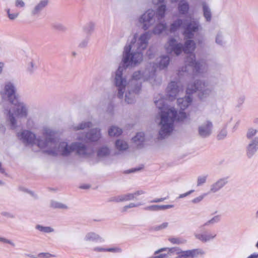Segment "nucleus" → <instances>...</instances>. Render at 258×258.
<instances>
[{
  "instance_id": "obj_14",
  "label": "nucleus",
  "mask_w": 258,
  "mask_h": 258,
  "mask_svg": "<svg viewBox=\"0 0 258 258\" xmlns=\"http://www.w3.org/2000/svg\"><path fill=\"white\" fill-rule=\"evenodd\" d=\"M177 101L180 109L184 110L190 104L192 99L189 96H186L184 98L178 99Z\"/></svg>"
},
{
  "instance_id": "obj_40",
  "label": "nucleus",
  "mask_w": 258,
  "mask_h": 258,
  "mask_svg": "<svg viewBox=\"0 0 258 258\" xmlns=\"http://www.w3.org/2000/svg\"><path fill=\"white\" fill-rule=\"evenodd\" d=\"M96 235L94 233H89L87 235V239L88 240L95 239V238H96Z\"/></svg>"
},
{
  "instance_id": "obj_41",
  "label": "nucleus",
  "mask_w": 258,
  "mask_h": 258,
  "mask_svg": "<svg viewBox=\"0 0 258 258\" xmlns=\"http://www.w3.org/2000/svg\"><path fill=\"white\" fill-rule=\"evenodd\" d=\"M17 7H23L24 6V3L22 0H17L16 2Z\"/></svg>"
},
{
  "instance_id": "obj_18",
  "label": "nucleus",
  "mask_w": 258,
  "mask_h": 258,
  "mask_svg": "<svg viewBox=\"0 0 258 258\" xmlns=\"http://www.w3.org/2000/svg\"><path fill=\"white\" fill-rule=\"evenodd\" d=\"M257 149V144L252 141L247 147V154L248 156L250 157L252 156Z\"/></svg>"
},
{
  "instance_id": "obj_30",
  "label": "nucleus",
  "mask_w": 258,
  "mask_h": 258,
  "mask_svg": "<svg viewBox=\"0 0 258 258\" xmlns=\"http://www.w3.org/2000/svg\"><path fill=\"white\" fill-rule=\"evenodd\" d=\"M36 229H37L40 231L46 233L51 232L53 231V229L49 227H43L40 225H37Z\"/></svg>"
},
{
  "instance_id": "obj_24",
  "label": "nucleus",
  "mask_w": 258,
  "mask_h": 258,
  "mask_svg": "<svg viewBox=\"0 0 258 258\" xmlns=\"http://www.w3.org/2000/svg\"><path fill=\"white\" fill-rule=\"evenodd\" d=\"M178 9L180 13L182 14H186L189 9L188 4L185 2H181L179 5Z\"/></svg>"
},
{
  "instance_id": "obj_23",
  "label": "nucleus",
  "mask_w": 258,
  "mask_h": 258,
  "mask_svg": "<svg viewBox=\"0 0 258 258\" xmlns=\"http://www.w3.org/2000/svg\"><path fill=\"white\" fill-rule=\"evenodd\" d=\"M171 205H153L148 207L151 211H160L172 207Z\"/></svg>"
},
{
  "instance_id": "obj_59",
  "label": "nucleus",
  "mask_w": 258,
  "mask_h": 258,
  "mask_svg": "<svg viewBox=\"0 0 258 258\" xmlns=\"http://www.w3.org/2000/svg\"><path fill=\"white\" fill-rule=\"evenodd\" d=\"M3 184V182L1 181H0V184Z\"/></svg>"
},
{
  "instance_id": "obj_3",
  "label": "nucleus",
  "mask_w": 258,
  "mask_h": 258,
  "mask_svg": "<svg viewBox=\"0 0 258 258\" xmlns=\"http://www.w3.org/2000/svg\"><path fill=\"white\" fill-rule=\"evenodd\" d=\"M156 5H160L157 11L155 13L152 10L147 11L140 18L139 21L143 25V28L146 30L153 25L156 21L158 23L155 26L153 33L155 34H159L166 29L165 24L161 23V20L164 17L166 11V6L162 5L164 0H153Z\"/></svg>"
},
{
  "instance_id": "obj_12",
  "label": "nucleus",
  "mask_w": 258,
  "mask_h": 258,
  "mask_svg": "<svg viewBox=\"0 0 258 258\" xmlns=\"http://www.w3.org/2000/svg\"><path fill=\"white\" fill-rule=\"evenodd\" d=\"M180 91L179 87L177 85V82L171 81L167 88V97L169 100H172Z\"/></svg>"
},
{
  "instance_id": "obj_8",
  "label": "nucleus",
  "mask_w": 258,
  "mask_h": 258,
  "mask_svg": "<svg viewBox=\"0 0 258 258\" xmlns=\"http://www.w3.org/2000/svg\"><path fill=\"white\" fill-rule=\"evenodd\" d=\"M183 28V35L185 39L192 38L195 33L198 32L200 29L198 23L194 20H190L189 22L185 24Z\"/></svg>"
},
{
  "instance_id": "obj_57",
  "label": "nucleus",
  "mask_w": 258,
  "mask_h": 258,
  "mask_svg": "<svg viewBox=\"0 0 258 258\" xmlns=\"http://www.w3.org/2000/svg\"><path fill=\"white\" fill-rule=\"evenodd\" d=\"M139 170V169H135L133 170L132 171H136Z\"/></svg>"
},
{
  "instance_id": "obj_51",
  "label": "nucleus",
  "mask_w": 258,
  "mask_h": 258,
  "mask_svg": "<svg viewBox=\"0 0 258 258\" xmlns=\"http://www.w3.org/2000/svg\"><path fill=\"white\" fill-rule=\"evenodd\" d=\"M192 191V190L191 191H190L189 192H187V193H186L183 195H180V197H185L187 195H188L189 194L191 193V192Z\"/></svg>"
},
{
  "instance_id": "obj_46",
  "label": "nucleus",
  "mask_w": 258,
  "mask_h": 258,
  "mask_svg": "<svg viewBox=\"0 0 258 258\" xmlns=\"http://www.w3.org/2000/svg\"><path fill=\"white\" fill-rule=\"evenodd\" d=\"M258 257V254H252L249 255L247 258H257Z\"/></svg>"
},
{
  "instance_id": "obj_22",
  "label": "nucleus",
  "mask_w": 258,
  "mask_h": 258,
  "mask_svg": "<svg viewBox=\"0 0 258 258\" xmlns=\"http://www.w3.org/2000/svg\"><path fill=\"white\" fill-rule=\"evenodd\" d=\"M134 142L138 143V146L141 145V143L145 141V136L143 133H138L135 137L133 138Z\"/></svg>"
},
{
  "instance_id": "obj_6",
  "label": "nucleus",
  "mask_w": 258,
  "mask_h": 258,
  "mask_svg": "<svg viewBox=\"0 0 258 258\" xmlns=\"http://www.w3.org/2000/svg\"><path fill=\"white\" fill-rule=\"evenodd\" d=\"M18 136L23 142L27 145H37L40 148H44L49 144L53 143V137L54 133L49 130H46L44 133L45 141L36 139L35 135L28 131H24L21 133H18Z\"/></svg>"
},
{
  "instance_id": "obj_44",
  "label": "nucleus",
  "mask_w": 258,
  "mask_h": 258,
  "mask_svg": "<svg viewBox=\"0 0 258 258\" xmlns=\"http://www.w3.org/2000/svg\"><path fill=\"white\" fill-rule=\"evenodd\" d=\"M166 198H160V199H155L153 201V202H155V203H158V202H162L164 200H165Z\"/></svg>"
},
{
  "instance_id": "obj_50",
  "label": "nucleus",
  "mask_w": 258,
  "mask_h": 258,
  "mask_svg": "<svg viewBox=\"0 0 258 258\" xmlns=\"http://www.w3.org/2000/svg\"><path fill=\"white\" fill-rule=\"evenodd\" d=\"M89 187V186L88 185H82L80 186V188H83V189H87Z\"/></svg>"
},
{
  "instance_id": "obj_33",
  "label": "nucleus",
  "mask_w": 258,
  "mask_h": 258,
  "mask_svg": "<svg viewBox=\"0 0 258 258\" xmlns=\"http://www.w3.org/2000/svg\"><path fill=\"white\" fill-rule=\"evenodd\" d=\"M91 123L90 122L82 123L77 127V130H83L86 127H90Z\"/></svg>"
},
{
  "instance_id": "obj_37",
  "label": "nucleus",
  "mask_w": 258,
  "mask_h": 258,
  "mask_svg": "<svg viewBox=\"0 0 258 258\" xmlns=\"http://www.w3.org/2000/svg\"><path fill=\"white\" fill-rule=\"evenodd\" d=\"M10 10H8L7 13L9 16V17L10 19L13 20L15 19L18 16V14H10Z\"/></svg>"
},
{
  "instance_id": "obj_52",
  "label": "nucleus",
  "mask_w": 258,
  "mask_h": 258,
  "mask_svg": "<svg viewBox=\"0 0 258 258\" xmlns=\"http://www.w3.org/2000/svg\"><path fill=\"white\" fill-rule=\"evenodd\" d=\"M253 141L257 144V147H258V137L255 138Z\"/></svg>"
},
{
  "instance_id": "obj_49",
  "label": "nucleus",
  "mask_w": 258,
  "mask_h": 258,
  "mask_svg": "<svg viewBox=\"0 0 258 258\" xmlns=\"http://www.w3.org/2000/svg\"><path fill=\"white\" fill-rule=\"evenodd\" d=\"M225 136H226V134H223V135L219 134L218 136V138L219 139H222L223 137H224Z\"/></svg>"
},
{
  "instance_id": "obj_13",
  "label": "nucleus",
  "mask_w": 258,
  "mask_h": 258,
  "mask_svg": "<svg viewBox=\"0 0 258 258\" xmlns=\"http://www.w3.org/2000/svg\"><path fill=\"white\" fill-rule=\"evenodd\" d=\"M199 254L198 249H192L186 251H182L179 253L176 258H194V257Z\"/></svg>"
},
{
  "instance_id": "obj_10",
  "label": "nucleus",
  "mask_w": 258,
  "mask_h": 258,
  "mask_svg": "<svg viewBox=\"0 0 258 258\" xmlns=\"http://www.w3.org/2000/svg\"><path fill=\"white\" fill-rule=\"evenodd\" d=\"M206 87L205 83L198 81L197 82L189 83L186 90V94L190 95L197 91H200L203 94L207 90L205 89Z\"/></svg>"
},
{
  "instance_id": "obj_45",
  "label": "nucleus",
  "mask_w": 258,
  "mask_h": 258,
  "mask_svg": "<svg viewBox=\"0 0 258 258\" xmlns=\"http://www.w3.org/2000/svg\"><path fill=\"white\" fill-rule=\"evenodd\" d=\"M135 205L134 204H131L128 206H126L124 207V211H126V210L128 208H132Z\"/></svg>"
},
{
  "instance_id": "obj_42",
  "label": "nucleus",
  "mask_w": 258,
  "mask_h": 258,
  "mask_svg": "<svg viewBox=\"0 0 258 258\" xmlns=\"http://www.w3.org/2000/svg\"><path fill=\"white\" fill-rule=\"evenodd\" d=\"M167 256L166 254H159L154 256H152L150 258H165Z\"/></svg>"
},
{
  "instance_id": "obj_32",
  "label": "nucleus",
  "mask_w": 258,
  "mask_h": 258,
  "mask_svg": "<svg viewBox=\"0 0 258 258\" xmlns=\"http://www.w3.org/2000/svg\"><path fill=\"white\" fill-rule=\"evenodd\" d=\"M257 131L256 130L253 128H250L247 133L246 136L247 138L251 139L252 137L255 135Z\"/></svg>"
},
{
  "instance_id": "obj_15",
  "label": "nucleus",
  "mask_w": 258,
  "mask_h": 258,
  "mask_svg": "<svg viewBox=\"0 0 258 258\" xmlns=\"http://www.w3.org/2000/svg\"><path fill=\"white\" fill-rule=\"evenodd\" d=\"M212 124L208 122L205 126L199 128V134L202 137H206L210 135L211 131Z\"/></svg>"
},
{
  "instance_id": "obj_43",
  "label": "nucleus",
  "mask_w": 258,
  "mask_h": 258,
  "mask_svg": "<svg viewBox=\"0 0 258 258\" xmlns=\"http://www.w3.org/2000/svg\"><path fill=\"white\" fill-rule=\"evenodd\" d=\"M40 255L43 256V257H46V258H48L51 256H54V255H52L49 253H41L40 254Z\"/></svg>"
},
{
  "instance_id": "obj_1",
  "label": "nucleus",
  "mask_w": 258,
  "mask_h": 258,
  "mask_svg": "<svg viewBox=\"0 0 258 258\" xmlns=\"http://www.w3.org/2000/svg\"><path fill=\"white\" fill-rule=\"evenodd\" d=\"M163 103V99L155 101L156 105L161 110V130L159 134L162 138L169 135L173 130V123L175 120L182 121L187 117L185 112L180 111L178 114L174 108H168L165 104L162 106L159 105Z\"/></svg>"
},
{
  "instance_id": "obj_56",
  "label": "nucleus",
  "mask_w": 258,
  "mask_h": 258,
  "mask_svg": "<svg viewBox=\"0 0 258 258\" xmlns=\"http://www.w3.org/2000/svg\"><path fill=\"white\" fill-rule=\"evenodd\" d=\"M214 220V218L212 219L211 220L208 221V223L213 222V221Z\"/></svg>"
},
{
  "instance_id": "obj_47",
  "label": "nucleus",
  "mask_w": 258,
  "mask_h": 258,
  "mask_svg": "<svg viewBox=\"0 0 258 258\" xmlns=\"http://www.w3.org/2000/svg\"><path fill=\"white\" fill-rule=\"evenodd\" d=\"M125 101L128 103H132V101L131 100V99L128 97V96L126 95H125Z\"/></svg>"
},
{
  "instance_id": "obj_54",
  "label": "nucleus",
  "mask_w": 258,
  "mask_h": 258,
  "mask_svg": "<svg viewBox=\"0 0 258 258\" xmlns=\"http://www.w3.org/2000/svg\"><path fill=\"white\" fill-rule=\"evenodd\" d=\"M164 250V249H161L159 250V251H156V252H155V254H157L158 253V252H160V251H162V250Z\"/></svg>"
},
{
  "instance_id": "obj_53",
  "label": "nucleus",
  "mask_w": 258,
  "mask_h": 258,
  "mask_svg": "<svg viewBox=\"0 0 258 258\" xmlns=\"http://www.w3.org/2000/svg\"><path fill=\"white\" fill-rule=\"evenodd\" d=\"M0 171H2V172H4V169H3L2 168V164H1V163L0 162Z\"/></svg>"
},
{
  "instance_id": "obj_21",
  "label": "nucleus",
  "mask_w": 258,
  "mask_h": 258,
  "mask_svg": "<svg viewBox=\"0 0 258 258\" xmlns=\"http://www.w3.org/2000/svg\"><path fill=\"white\" fill-rule=\"evenodd\" d=\"M183 24V22L181 20H177L174 22L170 26V32H174L179 29Z\"/></svg>"
},
{
  "instance_id": "obj_31",
  "label": "nucleus",
  "mask_w": 258,
  "mask_h": 258,
  "mask_svg": "<svg viewBox=\"0 0 258 258\" xmlns=\"http://www.w3.org/2000/svg\"><path fill=\"white\" fill-rule=\"evenodd\" d=\"M223 185V184L222 181H219L217 182L215 184H214L211 188V190L213 192H215L220 188H221Z\"/></svg>"
},
{
  "instance_id": "obj_11",
  "label": "nucleus",
  "mask_w": 258,
  "mask_h": 258,
  "mask_svg": "<svg viewBox=\"0 0 258 258\" xmlns=\"http://www.w3.org/2000/svg\"><path fill=\"white\" fill-rule=\"evenodd\" d=\"M100 138V130L94 129L91 130L89 132H88L84 137L82 136L79 139V140L85 143H90L97 141Z\"/></svg>"
},
{
  "instance_id": "obj_9",
  "label": "nucleus",
  "mask_w": 258,
  "mask_h": 258,
  "mask_svg": "<svg viewBox=\"0 0 258 258\" xmlns=\"http://www.w3.org/2000/svg\"><path fill=\"white\" fill-rule=\"evenodd\" d=\"M122 70H121V67H119L116 71L115 80V85L118 87V96L120 98H122L123 97L125 86V80L122 79Z\"/></svg>"
},
{
  "instance_id": "obj_17",
  "label": "nucleus",
  "mask_w": 258,
  "mask_h": 258,
  "mask_svg": "<svg viewBox=\"0 0 258 258\" xmlns=\"http://www.w3.org/2000/svg\"><path fill=\"white\" fill-rule=\"evenodd\" d=\"M144 194V192L142 190L138 191L134 194H129L126 195H124L121 197L119 200H116V202H120V201H129L135 198V196H138L141 194Z\"/></svg>"
},
{
  "instance_id": "obj_25",
  "label": "nucleus",
  "mask_w": 258,
  "mask_h": 258,
  "mask_svg": "<svg viewBox=\"0 0 258 258\" xmlns=\"http://www.w3.org/2000/svg\"><path fill=\"white\" fill-rule=\"evenodd\" d=\"M169 63V58L168 56H165L162 57L159 67L160 69H163L166 67Z\"/></svg>"
},
{
  "instance_id": "obj_55",
  "label": "nucleus",
  "mask_w": 258,
  "mask_h": 258,
  "mask_svg": "<svg viewBox=\"0 0 258 258\" xmlns=\"http://www.w3.org/2000/svg\"><path fill=\"white\" fill-rule=\"evenodd\" d=\"M0 240H1V241H5L6 242H9V241L6 240L4 239L3 238H0Z\"/></svg>"
},
{
  "instance_id": "obj_16",
  "label": "nucleus",
  "mask_w": 258,
  "mask_h": 258,
  "mask_svg": "<svg viewBox=\"0 0 258 258\" xmlns=\"http://www.w3.org/2000/svg\"><path fill=\"white\" fill-rule=\"evenodd\" d=\"M216 236V234L215 233H213L209 234L206 233L198 234L196 235V237L197 239L203 242H206L214 238Z\"/></svg>"
},
{
  "instance_id": "obj_20",
  "label": "nucleus",
  "mask_w": 258,
  "mask_h": 258,
  "mask_svg": "<svg viewBox=\"0 0 258 258\" xmlns=\"http://www.w3.org/2000/svg\"><path fill=\"white\" fill-rule=\"evenodd\" d=\"M115 146L116 149L119 151H124L128 148L127 144L125 142L120 140L116 142Z\"/></svg>"
},
{
  "instance_id": "obj_2",
  "label": "nucleus",
  "mask_w": 258,
  "mask_h": 258,
  "mask_svg": "<svg viewBox=\"0 0 258 258\" xmlns=\"http://www.w3.org/2000/svg\"><path fill=\"white\" fill-rule=\"evenodd\" d=\"M195 48L196 44L192 40H186L184 46H182L180 44H176V40L173 38L169 40L168 45L166 47L168 52L174 51L176 55H179L182 51L185 53L189 54L185 60L187 67L191 68L193 72H198L200 69V64L196 61L195 55L193 53ZM186 66L185 68H182L181 70L179 71V75H182L181 72H186Z\"/></svg>"
},
{
  "instance_id": "obj_36",
  "label": "nucleus",
  "mask_w": 258,
  "mask_h": 258,
  "mask_svg": "<svg viewBox=\"0 0 258 258\" xmlns=\"http://www.w3.org/2000/svg\"><path fill=\"white\" fill-rule=\"evenodd\" d=\"M142 76V74L140 72H136L133 76V79L134 80H138L141 78Z\"/></svg>"
},
{
  "instance_id": "obj_29",
  "label": "nucleus",
  "mask_w": 258,
  "mask_h": 258,
  "mask_svg": "<svg viewBox=\"0 0 258 258\" xmlns=\"http://www.w3.org/2000/svg\"><path fill=\"white\" fill-rule=\"evenodd\" d=\"M97 249L99 251H109V252H120L121 249L118 247H113L109 248H97Z\"/></svg>"
},
{
  "instance_id": "obj_7",
  "label": "nucleus",
  "mask_w": 258,
  "mask_h": 258,
  "mask_svg": "<svg viewBox=\"0 0 258 258\" xmlns=\"http://www.w3.org/2000/svg\"><path fill=\"white\" fill-rule=\"evenodd\" d=\"M59 148L61 149L62 155L64 156H67L75 151L79 155H84L87 154L86 147L81 143H74L68 146L66 142H62L60 144Z\"/></svg>"
},
{
  "instance_id": "obj_60",
  "label": "nucleus",
  "mask_w": 258,
  "mask_h": 258,
  "mask_svg": "<svg viewBox=\"0 0 258 258\" xmlns=\"http://www.w3.org/2000/svg\"><path fill=\"white\" fill-rule=\"evenodd\" d=\"M199 96H200V97H202V95L199 94Z\"/></svg>"
},
{
  "instance_id": "obj_28",
  "label": "nucleus",
  "mask_w": 258,
  "mask_h": 258,
  "mask_svg": "<svg viewBox=\"0 0 258 258\" xmlns=\"http://www.w3.org/2000/svg\"><path fill=\"white\" fill-rule=\"evenodd\" d=\"M47 4V1H41L35 8L33 13L36 14L38 12V11L41 9L42 8L46 6Z\"/></svg>"
},
{
  "instance_id": "obj_34",
  "label": "nucleus",
  "mask_w": 258,
  "mask_h": 258,
  "mask_svg": "<svg viewBox=\"0 0 258 258\" xmlns=\"http://www.w3.org/2000/svg\"><path fill=\"white\" fill-rule=\"evenodd\" d=\"M169 241L173 244H179L182 243V241L178 238L172 237L169 238Z\"/></svg>"
},
{
  "instance_id": "obj_35",
  "label": "nucleus",
  "mask_w": 258,
  "mask_h": 258,
  "mask_svg": "<svg viewBox=\"0 0 258 258\" xmlns=\"http://www.w3.org/2000/svg\"><path fill=\"white\" fill-rule=\"evenodd\" d=\"M206 180V176H201L199 177L198 179V185L199 186L203 183H205Z\"/></svg>"
},
{
  "instance_id": "obj_38",
  "label": "nucleus",
  "mask_w": 258,
  "mask_h": 258,
  "mask_svg": "<svg viewBox=\"0 0 258 258\" xmlns=\"http://www.w3.org/2000/svg\"><path fill=\"white\" fill-rule=\"evenodd\" d=\"M204 198V196H200L192 200L193 203H197L201 202Z\"/></svg>"
},
{
  "instance_id": "obj_48",
  "label": "nucleus",
  "mask_w": 258,
  "mask_h": 258,
  "mask_svg": "<svg viewBox=\"0 0 258 258\" xmlns=\"http://www.w3.org/2000/svg\"><path fill=\"white\" fill-rule=\"evenodd\" d=\"M4 63L2 62H0V74L2 73L3 71V68L4 67Z\"/></svg>"
},
{
  "instance_id": "obj_19",
  "label": "nucleus",
  "mask_w": 258,
  "mask_h": 258,
  "mask_svg": "<svg viewBox=\"0 0 258 258\" xmlns=\"http://www.w3.org/2000/svg\"><path fill=\"white\" fill-rule=\"evenodd\" d=\"M122 133V130L116 127L112 126L108 131V134L111 137H118Z\"/></svg>"
},
{
  "instance_id": "obj_58",
  "label": "nucleus",
  "mask_w": 258,
  "mask_h": 258,
  "mask_svg": "<svg viewBox=\"0 0 258 258\" xmlns=\"http://www.w3.org/2000/svg\"><path fill=\"white\" fill-rule=\"evenodd\" d=\"M256 246L257 247V248H258V242H257V243L256 244Z\"/></svg>"
},
{
  "instance_id": "obj_27",
  "label": "nucleus",
  "mask_w": 258,
  "mask_h": 258,
  "mask_svg": "<svg viewBox=\"0 0 258 258\" xmlns=\"http://www.w3.org/2000/svg\"><path fill=\"white\" fill-rule=\"evenodd\" d=\"M109 154V150L107 147L101 148L98 152L99 157H103L108 155Z\"/></svg>"
},
{
  "instance_id": "obj_26",
  "label": "nucleus",
  "mask_w": 258,
  "mask_h": 258,
  "mask_svg": "<svg viewBox=\"0 0 258 258\" xmlns=\"http://www.w3.org/2000/svg\"><path fill=\"white\" fill-rule=\"evenodd\" d=\"M203 7L204 17L208 21H210L211 19L210 10H209L208 6L206 5V4H203Z\"/></svg>"
},
{
  "instance_id": "obj_5",
  "label": "nucleus",
  "mask_w": 258,
  "mask_h": 258,
  "mask_svg": "<svg viewBox=\"0 0 258 258\" xmlns=\"http://www.w3.org/2000/svg\"><path fill=\"white\" fill-rule=\"evenodd\" d=\"M5 94L8 96L9 99L14 106L12 111L14 112L11 113V111L9 112L10 121L12 127H15L16 124V120L14 116V114L17 117H24L27 115V110L23 103L19 102L18 98L15 95V90L13 85L10 83L6 85L5 87Z\"/></svg>"
},
{
  "instance_id": "obj_39",
  "label": "nucleus",
  "mask_w": 258,
  "mask_h": 258,
  "mask_svg": "<svg viewBox=\"0 0 258 258\" xmlns=\"http://www.w3.org/2000/svg\"><path fill=\"white\" fill-rule=\"evenodd\" d=\"M167 226H168V223L165 222V223L162 224L160 226L157 227L156 228V230L162 229H164V228H165L166 227H167Z\"/></svg>"
},
{
  "instance_id": "obj_4",
  "label": "nucleus",
  "mask_w": 258,
  "mask_h": 258,
  "mask_svg": "<svg viewBox=\"0 0 258 258\" xmlns=\"http://www.w3.org/2000/svg\"><path fill=\"white\" fill-rule=\"evenodd\" d=\"M150 37L149 34L146 33L142 35L140 39V44L137 47V51L133 53H130L132 48L135 45L136 38L135 36L131 44L125 46L123 52V62L124 64L130 62L131 65H136L140 63L143 60V54L142 51L144 50L147 46L148 40Z\"/></svg>"
}]
</instances>
